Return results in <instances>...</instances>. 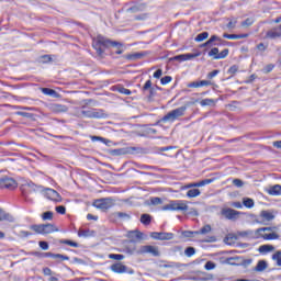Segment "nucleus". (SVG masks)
<instances>
[{
    "label": "nucleus",
    "instance_id": "6ab92c4d",
    "mask_svg": "<svg viewBox=\"0 0 281 281\" xmlns=\"http://www.w3.org/2000/svg\"><path fill=\"white\" fill-rule=\"evenodd\" d=\"M127 238H136L137 240H142V238H147L148 236L144 235V233L135 229V231H128L126 234Z\"/></svg>",
    "mask_w": 281,
    "mask_h": 281
},
{
    "label": "nucleus",
    "instance_id": "de8ad7c7",
    "mask_svg": "<svg viewBox=\"0 0 281 281\" xmlns=\"http://www.w3.org/2000/svg\"><path fill=\"white\" fill-rule=\"evenodd\" d=\"M161 85H170L172 82V77L166 76L160 79Z\"/></svg>",
    "mask_w": 281,
    "mask_h": 281
},
{
    "label": "nucleus",
    "instance_id": "0eeeda50",
    "mask_svg": "<svg viewBox=\"0 0 281 281\" xmlns=\"http://www.w3.org/2000/svg\"><path fill=\"white\" fill-rule=\"evenodd\" d=\"M209 56L210 58H213V60H223V58H227V56H229V48H225L220 53L217 47H213L209 52Z\"/></svg>",
    "mask_w": 281,
    "mask_h": 281
},
{
    "label": "nucleus",
    "instance_id": "4d7b16f0",
    "mask_svg": "<svg viewBox=\"0 0 281 281\" xmlns=\"http://www.w3.org/2000/svg\"><path fill=\"white\" fill-rule=\"evenodd\" d=\"M57 214H65L67 212V209L63 205L56 206Z\"/></svg>",
    "mask_w": 281,
    "mask_h": 281
},
{
    "label": "nucleus",
    "instance_id": "dca6fc26",
    "mask_svg": "<svg viewBox=\"0 0 281 281\" xmlns=\"http://www.w3.org/2000/svg\"><path fill=\"white\" fill-rule=\"evenodd\" d=\"M46 198L49 199V201H55L56 203L63 201V198H60V193L54 189H46Z\"/></svg>",
    "mask_w": 281,
    "mask_h": 281
},
{
    "label": "nucleus",
    "instance_id": "e2e57ef3",
    "mask_svg": "<svg viewBox=\"0 0 281 281\" xmlns=\"http://www.w3.org/2000/svg\"><path fill=\"white\" fill-rule=\"evenodd\" d=\"M270 71H273V65L269 64L263 68V74H270Z\"/></svg>",
    "mask_w": 281,
    "mask_h": 281
},
{
    "label": "nucleus",
    "instance_id": "bf43d9fd",
    "mask_svg": "<svg viewBox=\"0 0 281 281\" xmlns=\"http://www.w3.org/2000/svg\"><path fill=\"white\" fill-rule=\"evenodd\" d=\"M38 245L44 251H47V249H49V244H47V241H40Z\"/></svg>",
    "mask_w": 281,
    "mask_h": 281
},
{
    "label": "nucleus",
    "instance_id": "f03ea898",
    "mask_svg": "<svg viewBox=\"0 0 281 281\" xmlns=\"http://www.w3.org/2000/svg\"><path fill=\"white\" fill-rule=\"evenodd\" d=\"M162 212H188V203L183 200L170 201L160 209Z\"/></svg>",
    "mask_w": 281,
    "mask_h": 281
},
{
    "label": "nucleus",
    "instance_id": "72a5a7b5",
    "mask_svg": "<svg viewBox=\"0 0 281 281\" xmlns=\"http://www.w3.org/2000/svg\"><path fill=\"white\" fill-rule=\"evenodd\" d=\"M214 179H204L200 182H195V188H203L204 186H210V183H213Z\"/></svg>",
    "mask_w": 281,
    "mask_h": 281
},
{
    "label": "nucleus",
    "instance_id": "0e129e2a",
    "mask_svg": "<svg viewBox=\"0 0 281 281\" xmlns=\"http://www.w3.org/2000/svg\"><path fill=\"white\" fill-rule=\"evenodd\" d=\"M113 155H126V149H114Z\"/></svg>",
    "mask_w": 281,
    "mask_h": 281
},
{
    "label": "nucleus",
    "instance_id": "aec40b11",
    "mask_svg": "<svg viewBox=\"0 0 281 281\" xmlns=\"http://www.w3.org/2000/svg\"><path fill=\"white\" fill-rule=\"evenodd\" d=\"M221 41L218 35H212L205 43L201 44L200 47H212V45H216L214 43H221Z\"/></svg>",
    "mask_w": 281,
    "mask_h": 281
},
{
    "label": "nucleus",
    "instance_id": "bb28decb",
    "mask_svg": "<svg viewBox=\"0 0 281 281\" xmlns=\"http://www.w3.org/2000/svg\"><path fill=\"white\" fill-rule=\"evenodd\" d=\"M269 194L272 196H279L281 194V186L276 184L269 189Z\"/></svg>",
    "mask_w": 281,
    "mask_h": 281
},
{
    "label": "nucleus",
    "instance_id": "2f4dec72",
    "mask_svg": "<svg viewBox=\"0 0 281 281\" xmlns=\"http://www.w3.org/2000/svg\"><path fill=\"white\" fill-rule=\"evenodd\" d=\"M273 249H276V247L271 245H262L259 247L260 254H269V251H273Z\"/></svg>",
    "mask_w": 281,
    "mask_h": 281
},
{
    "label": "nucleus",
    "instance_id": "f3484780",
    "mask_svg": "<svg viewBox=\"0 0 281 281\" xmlns=\"http://www.w3.org/2000/svg\"><path fill=\"white\" fill-rule=\"evenodd\" d=\"M49 110L53 113H67L69 111V108L65 104L53 103V104L49 105Z\"/></svg>",
    "mask_w": 281,
    "mask_h": 281
},
{
    "label": "nucleus",
    "instance_id": "6e6d98bb",
    "mask_svg": "<svg viewBox=\"0 0 281 281\" xmlns=\"http://www.w3.org/2000/svg\"><path fill=\"white\" fill-rule=\"evenodd\" d=\"M218 74H220V70H213L207 74L206 78H209V80H212V78H216V76H218Z\"/></svg>",
    "mask_w": 281,
    "mask_h": 281
},
{
    "label": "nucleus",
    "instance_id": "c756f323",
    "mask_svg": "<svg viewBox=\"0 0 281 281\" xmlns=\"http://www.w3.org/2000/svg\"><path fill=\"white\" fill-rule=\"evenodd\" d=\"M151 221H153V216H150V214L145 213L140 215V223L143 225H148L149 223H151Z\"/></svg>",
    "mask_w": 281,
    "mask_h": 281
},
{
    "label": "nucleus",
    "instance_id": "1a4fd4ad",
    "mask_svg": "<svg viewBox=\"0 0 281 281\" xmlns=\"http://www.w3.org/2000/svg\"><path fill=\"white\" fill-rule=\"evenodd\" d=\"M150 238H154V240H172V238H175V234L164 232H151Z\"/></svg>",
    "mask_w": 281,
    "mask_h": 281
},
{
    "label": "nucleus",
    "instance_id": "f704fd0d",
    "mask_svg": "<svg viewBox=\"0 0 281 281\" xmlns=\"http://www.w3.org/2000/svg\"><path fill=\"white\" fill-rule=\"evenodd\" d=\"M243 204L245 205V207H248L249 210H251V207H254L255 205V202H254V199L251 198H244Z\"/></svg>",
    "mask_w": 281,
    "mask_h": 281
},
{
    "label": "nucleus",
    "instance_id": "ddd939ff",
    "mask_svg": "<svg viewBox=\"0 0 281 281\" xmlns=\"http://www.w3.org/2000/svg\"><path fill=\"white\" fill-rule=\"evenodd\" d=\"M138 254H151V256H160L159 248L157 246H142L138 249Z\"/></svg>",
    "mask_w": 281,
    "mask_h": 281
},
{
    "label": "nucleus",
    "instance_id": "864d4df0",
    "mask_svg": "<svg viewBox=\"0 0 281 281\" xmlns=\"http://www.w3.org/2000/svg\"><path fill=\"white\" fill-rule=\"evenodd\" d=\"M237 72H238V66H236V65L232 66V67L228 69V71H227V74H231V76H234V75H236Z\"/></svg>",
    "mask_w": 281,
    "mask_h": 281
},
{
    "label": "nucleus",
    "instance_id": "393cba45",
    "mask_svg": "<svg viewBox=\"0 0 281 281\" xmlns=\"http://www.w3.org/2000/svg\"><path fill=\"white\" fill-rule=\"evenodd\" d=\"M212 232V226L210 224L204 225L200 231H195L194 234L199 236L200 234L202 236H205V234H210Z\"/></svg>",
    "mask_w": 281,
    "mask_h": 281
},
{
    "label": "nucleus",
    "instance_id": "49530a36",
    "mask_svg": "<svg viewBox=\"0 0 281 281\" xmlns=\"http://www.w3.org/2000/svg\"><path fill=\"white\" fill-rule=\"evenodd\" d=\"M55 256H59V257L54 258V260H58V262L69 260V256H65V255H60V254H55Z\"/></svg>",
    "mask_w": 281,
    "mask_h": 281
},
{
    "label": "nucleus",
    "instance_id": "4468645a",
    "mask_svg": "<svg viewBox=\"0 0 281 281\" xmlns=\"http://www.w3.org/2000/svg\"><path fill=\"white\" fill-rule=\"evenodd\" d=\"M201 56V53H189V54H182L178 55L171 58V60H178L179 63H186V60H192L193 58H199Z\"/></svg>",
    "mask_w": 281,
    "mask_h": 281
},
{
    "label": "nucleus",
    "instance_id": "a19ab883",
    "mask_svg": "<svg viewBox=\"0 0 281 281\" xmlns=\"http://www.w3.org/2000/svg\"><path fill=\"white\" fill-rule=\"evenodd\" d=\"M272 260H276L278 267H281V251H277V252L272 256Z\"/></svg>",
    "mask_w": 281,
    "mask_h": 281
},
{
    "label": "nucleus",
    "instance_id": "58836bf2",
    "mask_svg": "<svg viewBox=\"0 0 281 281\" xmlns=\"http://www.w3.org/2000/svg\"><path fill=\"white\" fill-rule=\"evenodd\" d=\"M204 269L206 271H212V270L216 269V263H214V261H207L204 266Z\"/></svg>",
    "mask_w": 281,
    "mask_h": 281
},
{
    "label": "nucleus",
    "instance_id": "774afa93",
    "mask_svg": "<svg viewBox=\"0 0 281 281\" xmlns=\"http://www.w3.org/2000/svg\"><path fill=\"white\" fill-rule=\"evenodd\" d=\"M228 30H234L236 27V20L235 21H229L227 24Z\"/></svg>",
    "mask_w": 281,
    "mask_h": 281
},
{
    "label": "nucleus",
    "instance_id": "7c9ffc66",
    "mask_svg": "<svg viewBox=\"0 0 281 281\" xmlns=\"http://www.w3.org/2000/svg\"><path fill=\"white\" fill-rule=\"evenodd\" d=\"M143 91H144V93H146V91H149V95H153V91H154V89H153V81L147 80L145 82V85L143 86Z\"/></svg>",
    "mask_w": 281,
    "mask_h": 281
},
{
    "label": "nucleus",
    "instance_id": "f8f14e48",
    "mask_svg": "<svg viewBox=\"0 0 281 281\" xmlns=\"http://www.w3.org/2000/svg\"><path fill=\"white\" fill-rule=\"evenodd\" d=\"M222 216H225L228 221H236L240 216V212L234 209H223L221 211Z\"/></svg>",
    "mask_w": 281,
    "mask_h": 281
},
{
    "label": "nucleus",
    "instance_id": "c9c22d12",
    "mask_svg": "<svg viewBox=\"0 0 281 281\" xmlns=\"http://www.w3.org/2000/svg\"><path fill=\"white\" fill-rule=\"evenodd\" d=\"M91 142H102L103 144H111V140L102 136H91Z\"/></svg>",
    "mask_w": 281,
    "mask_h": 281
},
{
    "label": "nucleus",
    "instance_id": "f257e3e1",
    "mask_svg": "<svg viewBox=\"0 0 281 281\" xmlns=\"http://www.w3.org/2000/svg\"><path fill=\"white\" fill-rule=\"evenodd\" d=\"M92 47L95 49L98 56H102L106 47H115V54H124V48H122L121 43L112 42L102 35H99L93 40Z\"/></svg>",
    "mask_w": 281,
    "mask_h": 281
},
{
    "label": "nucleus",
    "instance_id": "7ed1b4c3",
    "mask_svg": "<svg viewBox=\"0 0 281 281\" xmlns=\"http://www.w3.org/2000/svg\"><path fill=\"white\" fill-rule=\"evenodd\" d=\"M255 238H263V240H278L280 235L273 232V227H261L255 231Z\"/></svg>",
    "mask_w": 281,
    "mask_h": 281
},
{
    "label": "nucleus",
    "instance_id": "052dcab7",
    "mask_svg": "<svg viewBox=\"0 0 281 281\" xmlns=\"http://www.w3.org/2000/svg\"><path fill=\"white\" fill-rule=\"evenodd\" d=\"M19 236L21 238H27L29 236H32V233L31 232H27V231H21Z\"/></svg>",
    "mask_w": 281,
    "mask_h": 281
},
{
    "label": "nucleus",
    "instance_id": "a878e982",
    "mask_svg": "<svg viewBox=\"0 0 281 281\" xmlns=\"http://www.w3.org/2000/svg\"><path fill=\"white\" fill-rule=\"evenodd\" d=\"M95 232L94 231H90V229H80L78 232V236L80 238H89V236H94Z\"/></svg>",
    "mask_w": 281,
    "mask_h": 281
},
{
    "label": "nucleus",
    "instance_id": "473e14b6",
    "mask_svg": "<svg viewBox=\"0 0 281 281\" xmlns=\"http://www.w3.org/2000/svg\"><path fill=\"white\" fill-rule=\"evenodd\" d=\"M114 216H116V218H122L123 221H131V214L128 213L116 212L114 213Z\"/></svg>",
    "mask_w": 281,
    "mask_h": 281
},
{
    "label": "nucleus",
    "instance_id": "338daca9",
    "mask_svg": "<svg viewBox=\"0 0 281 281\" xmlns=\"http://www.w3.org/2000/svg\"><path fill=\"white\" fill-rule=\"evenodd\" d=\"M164 75V70L161 69H158L157 71L154 72V78H161V76Z\"/></svg>",
    "mask_w": 281,
    "mask_h": 281
},
{
    "label": "nucleus",
    "instance_id": "c03bdc74",
    "mask_svg": "<svg viewBox=\"0 0 281 281\" xmlns=\"http://www.w3.org/2000/svg\"><path fill=\"white\" fill-rule=\"evenodd\" d=\"M63 245H69V247H78V243L69 240V239H63L60 240Z\"/></svg>",
    "mask_w": 281,
    "mask_h": 281
},
{
    "label": "nucleus",
    "instance_id": "a211bd4d",
    "mask_svg": "<svg viewBox=\"0 0 281 281\" xmlns=\"http://www.w3.org/2000/svg\"><path fill=\"white\" fill-rule=\"evenodd\" d=\"M266 38L276 41V38H281V31L278 27H273L266 33Z\"/></svg>",
    "mask_w": 281,
    "mask_h": 281
},
{
    "label": "nucleus",
    "instance_id": "423d86ee",
    "mask_svg": "<svg viewBox=\"0 0 281 281\" xmlns=\"http://www.w3.org/2000/svg\"><path fill=\"white\" fill-rule=\"evenodd\" d=\"M111 271H113V273H128L130 276H133V273H135V270H133L132 268H128L127 266H125L122 262H115L110 267Z\"/></svg>",
    "mask_w": 281,
    "mask_h": 281
},
{
    "label": "nucleus",
    "instance_id": "ea45409f",
    "mask_svg": "<svg viewBox=\"0 0 281 281\" xmlns=\"http://www.w3.org/2000/svg\"><path fill=\"white\" fill-rule=\"evenodd\" d=\"M201 106H212L214 104V99H204L200 102Z\"/></svg>",
    "mask_w": 281,
    "mask_h": 281
},
{
    "label": "nucleus",
    "instance_id": "8fccbe9b",
    "mask_svg": "<svg viewBox=\"0 0 281 281\" xmlns=\"http://www.w3.org/2000/svg\"><path fill=\"white\" fill-rule=\"evenodd\" d=\"M60 257L59 255H56L54 252H43L42 258H58Z\"/></svg>",
    "mask_w": 281,
    "mask_h": 281
},
{
    "label": "nucleus",
    "instance_id": "9d476101",
    "mask_svg": "<svg viewBox=\"0 0 281 281\" xmlns=\"http://www.w3.org/2000/svg\"><path fill=\"white\" fill-rule=\"evenodd\" d=\"M83 117H90L92 120H100V117H104V112L102 110H87L81 111Z\"/></svg>",
    "mask_w": 281,
    "mask_h": 281
},
{
    "label": "nucleus",
    "instance_id": "69168bd1",
    "mask_svg": "<svg viewBox=\"0 0 281 281\" xmlns=\"http://www.w3.org/2000/svg\"><path fill=\"white\" fill-rule=\"evenodd\" d=\"M210 86H212V81L210 80L200 81V87H210Z\"/></svg>",
    "mask_w": 281,
    "mask_h": 281
},
{
    "label": "nucleus",
    "instance_id": "b1692460",
    "mask_svg": "<svg viewBox=\"0 0 281 281\" xmlns=\"http://www.w3.org/2000/svg\"><path fill=\"white\" fill-rule=\"evenodd\" d=\"M260 218H262V221H273L276 218V215H273V212L271 211H261L260 212Z\"/></svg>",
    "mask_w": 281,
    "mask_h": 281
},
{
    "label": "nucleus",
    "instance_id": "20e7f679",
    "mask_svg": "<svg viewBox=\"0 0 281 281\" xmlns=\"http://www.w3.org/2000/svg\"><path fill=\"white\" fill-rule=\"evenodd\" d=\"M30 229L35 232V234H42L43 236L58 232V228L54 224H34L30 226Z\"/></svg>",
    "mask_w": 281,
    "mask_h": 281
},
{
    "label": "nucleus",
    "instance_id": "13d9d810",
    "mask_svg": "<svg viewBox=\"0 0 281 281\" xmlns=\"http://www.w3.org/2000/svg\"><path fill=\"white\" fill-rule=\"evenodd\" d=\"M233 184H235L236 188H243V186H245V183L240 179H234Z\"/></svg>",
    "mask_w": 281,
    "mask_h": 281
},
{
    "label": "nucleus",
    "instance_id": "412c9836",
    "mask_svg": "<svg viewBox=\"0 0 281 281\" xmlns=\"http://www.w3.org/2000/svg\"><path fill=\"white\" fill-rule=\"evenodd\" d=\"M249 36V34L245 33V34H227L224 33L223 34V38H228V41H238L240 38H247Z\"/></svg>",
    "mask_w": 281,
    "mask_h": 281
},
{
    "label": "nucleus",
    "instance_id": "4c0bfd02",
    "mask_svg": "<svg viewBox=\"0 0 281 281\" xmlns=\"http://www.w3.org/2000/svg\"><path fill=\"white\" fill-rule=\"evenodd\" d=\"M42 218L43 221H52V218H54V213L52 211L44 212Z\"/></svg>",
    "mask_w": 281,
    "mask_h": 281
},
{
    "label": "nucleus",
    "instance_id": "a18cd8bd",
    "mask_svg": "<svg viewBox=\"0 0 281 281\" xmlns=\"http://www.w3.org/2000/svg\"><path fill=\"white\" fill-rule=\"evenodd\" d=\"M42 92H43L45 95H55V94H56V90L49 89V88H43V89H42Z\"/></svg>",
    "mask_w": 281,
    "mask_h": 281
},
{
    "label": "nucleus",
    "instance_id": "680f3d73",
    "mask_svg": "<svg viewBox=\"0 0 281 281\" xmlns=\"http://www.w3.org/2000/svg\"><path fill=\"white\" fill-rule=\"evenodd\" d=\"M162 201L160 198H153L151 205H161Z\"/></svg>",
    "mask_w": 281,
    "mask_h": 281
},
{
    "label": "nucleus",
    "instance_id": "9b49d317",
    "mask_svg": "<svg viewBox=\"0 0 281 281\" xmlns=\"http://www.w3.org/2000/svg\"><path fill=\"white\" fill-rule=\"evenodd\" d=\"M0 188L3 190H14L16 188V181L12 178L0 179Z\"/></svg>",
    "mask_w": 281,
    "mask_h": 281
},
{
    "label": "nucleus",
    "instance_id": "5fc2aeb1",
    "mask_svg": "<svg viewBox=\"0 0 281 281\" xmlns=\"http://www.w3.org/2000/svg\"><path fill=\"white\" fill-rule=\"evenodd\" d=\"M40 61H41V63H52V56H49V55H43V56L40 58Z\"/></svg>",
    "mask_w": 281,
    "mask_h": 281
},
{
    "label": "nucleus",
    "instance_id": "09e8293b",
    "mask_svg": "<svg viewBox=\"0 0 281 281\" xmlns=\"http://www.w3.org/2000/svg\"><path fill=\"white\" fill-rule=\"evenodd\" d=\"M241 25L243 27H249L250 25H254V20L251 18H248L241 23Z\"/></svg>",
    "mask_w": 281,
    "mask_h": 281
},
{
    "label": "nucleus",
    "instance_id": "603ef678",
    "mask_svg": "<svg viewBox=\"0 0 281 281\" xmlns=\"http://www.w3.org/2000/svg\"><path fill=\"white\" fill-rule=\"evenodd\" d=\"M187 87H189V89H199L200 81H192V82L188 83Z\"/></svg>",
    "mask_w": 281,
    "mask_h": 281
},
{
    "label": "nucleus",
    "instance_id": "3c124183",
    "mask_svg": "<svg viewBox=\"0 0 281 281\" xmlns=\"http://www.w3.org/2000/svg\"><path fill=\"white\" fill-rule=\"evenodd\" d=\"M146 19H148L147 13L135 15V21H146Z\"/></svg>",
    "mask_w": 281,
    "mask_h": 281
},
{
    "label": "nucleus",
    "instance_id": "c85d7f7f",
    "mask_svg": "<svg viewBox=\"0 0 281 281\" xmlns=\"http://www.w3.org/2000/svg\"><path fill=\"white\" fill-rule=\"evenodd\" d=\"M209 36H210V33L202 32L195 36L194 41L195 43H203V41H205Z\"/></svg>",
    "mask_w": 281,
    "mask_h": 281
},
{
    "label": "nucleus",
    "instance_id": "e433bc0d",
    "mask_svg": "<svg viewBox=\"0 0 281 281\" xmlns=\"http://www.w3.org/2000/svg\"><path fill=\"white\" fill-rule=\"evenodd\" d=\"M194 254H196V249H194V247H188L184 250V255L187 256V258H192Z\"/></svg>",
    "mask_w": 281,
    "mask_h": 281
},
{
    "label": "nucleus",
    "instance_id": "79ce46f5",
    "mask_svg": "<svg viewBox=\"0 0 281 281\" xmlns=\"http://www.w3.org/2000/svg\"><path fill=\"white\" fill-rule=\"evenodd\" d=\"M116 91L119 92V93H122L123 95H131V90L130 89H126V88H124V87H119L117 89H116Z\"/></svg>",
    "mask_w": 281,
    "mask_h": 281
},
{
    "label": "nucleus",
    "instance_id": "6e6552de",
    "mask_svg": "<svg viewBox=\"0 0 281 281\" xmlns=\"http://www.w3.org/2000/svg\"><path fill=\"white\" fill-rule=\"evenodd\" d=\"M93 206L98 210H111L113 207V200L106 198L101 200H95Z\"/></svg>",
    "mask_w": 281,
    "mask_h": 281
},
{
    "label": "nucleus",
    "instance_id": "4be33fe9",
    "mask_svg": "<svg viewBox=\"0 0 281 281\" xmlns=\"http://www.w3.org/2000/svg\"><path fill=\"white\" fill-rule=\"evenodd\" d=\"M269 267V263H267L266 260H259L257 262V266L254 268V271H257L258 273H262V271H266Z\"/></svg>",
    "mask_w": 281,
    "mask_h": 281
},
{
    "label": "nucleus",
    "instance_id": "2eb2a0df",
    "mask_svg": "<svg viewBox=\"0 0 281 281\" xmlns=\"http://www.w3.org/2000/svg\"><path fill=\"white\" fill-rule=\"evenodd\" d=\"M255 236L256 231H239L235 235H228V238H255Z\"/></svg>",
    "mask_w": 281,
    "mask_h": 281
},
{
    "label": "nucleus",
    "instance_id": "5701e85b",
    "mask_svg": "<svg viewBox=\"0 0 281 281\" xmlns=\"http://www.w3.org/2000/svg\"><path fill=\"white\" fill-rule=\"evenodd\" d=\"M146 10V4H135L126 10V12H131L132 14H137V12H144Z\"/></svg>",
    "mask_w": 281,
    "mask_h": 281
},
{
    "label": "nucleus",
    "instance_id": "cd10ccee",
    "mask_svg": "<svg viewBox=\"0 0 281 281\" xmlns=\"http://www.w3.org/2000/svg\"><path fill=\"white\" fill-rule=\"evenodd\" d=\"M187 196L189 199H196V196H201V190L199 189H191L187 192Z\"/></svg>",
    "mask_w": 281,
    "mask_h": 281
},
{
    "label": "nucleus",
    "instance_id": "37998d69",
    "mask_svg": "<svg viewBox=\"0 0 281 281\" xmlns=\"http://www.w3.org/2000/svg\"><path fill=\"white\" fill-rule=\"evenodd\" d=\"M110 260H124V255H117V254H110L109 255Z\"/></svg>",
    "mask_w": 281,
    "mask_h": 281
},
{
    "label": "nucleus",
    "instance_id": "39448f33",
    "mask_svg": "<svg viewBox=\"0 0 281 281\" xmlns=\"http://www.w3.org/2000/svg\"><path fill=\"white\" fill-rule=\"evenodd\" d=\"M186 111H188L187 106H180L177 108L170 112H168L160 122H175L176 120H179V117H183L186 115Z\"/></svg>",
    "mask_w": 281,
    "mask_h": 281
}]
</instances>
